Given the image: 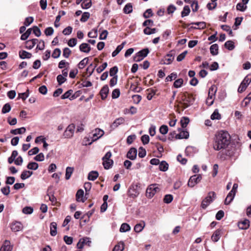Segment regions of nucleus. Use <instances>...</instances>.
Listing matches in <instances>:
<instances>
[{
	"instance_id": "62",
	"label": "nucleus",
	"mask_w": 251,
	"mask_h": 251,
	"mask_svg": "<svg viewBox=\"0 0 251 251\" xmlns=\"http://www.w3.org/2000/svg\"><path fill=\"white\" fill-rule=\"evenodd\" d=\"M146 155V151L145 149L141 147L139 149L138 156L140 158L144 157Z\"/></svg>"
},
{
	"instance_id": "9",
	"label": "nucleus",
	"mask_w": 251,
	"mask_h": 251,
	"mask_svg": "<svg viewBox=\"0 0 251 251\" xmlns=\"http://www.w3.org/2000/svg\"><path fill=\"white\" fill-rule=\"evenodd\" d=\"M182 100L187 104V107L192 104L195 101V98L192 94H185L182 98Z\"/></svg>"
},
{
	"instance_id": "26",
	"label": "nucleus",
	"mask_w": 251,
	"mask_h": 251,
	"mask_svg": "<svg viewBox=\"0 0 251 251\" xmlns=\"http://www.w3.org/2000/svg\"><path fill=\"white\" fill-rule=\"evenodd\" d=\"M19 56L22 59L30 58L32 56L31 53L25 50H21L19 52Z\"/></svg>"
},
{
	"instance_id": "38",
	"label": "nucleus",
	"mask_w": 251,
	"mask_h": 251,
	"mask_svg": "<svg viewBox=\"0 0 251 251\" xmlns=\"http://www.w3.org/2000/svg\"><path fill=\"white\" fill-rule=\"evenodd\" d=\"M74 171V168L68 167L66 169L65 178L67 180L70 178L72 174Z\"/></svg>"
},
{
	"instance_id": "7",
	"label": "nucleus",
	"mask_w": 251,
	"mask_h": 251,
	"mask_svg": "<svg viewBox=\"0 0 251 251\" xmlns=\"http://www.w3.org/2000/svg\"><path fill=\"white\" fill-rule=\"evenodd\" d=\"M75 129V125L74 124H72L69 125L63 133L64 137L66 138H71L74 135Z\"/></svg>"
},
{
	"instance_id": "55",
	"label": "nucleus",
	"mask_w": 251,
	"mask_h": 251,
	"mask_svg": "<svg viewBox=\"0 0 251 251\" xmlns=\"http://www.w3.org/2000/svg\"><path fill=\"white\" fill-rule=\"evenodd\" d=\"M173 200V196L172 195H166L164 198V202L166 203H170Z\"/></svg>"
},
{
	"instance_id": "19",
	"label": "nucleus",
	"mask_w": 251,
	"mask_h": 251,
	"mask_svg": "<svg viewBox=\"0 0 251 251\" xmlns=\"http://www.w3.org/2000/svg\"><path fill=\"white\" fill-rule=\"evenodd\" d=\"M38 42V40L37 39H33L31 40H29L25 42V48L27 49L30 50L32 49L35 44H36Z\"/></svg>"
},
{
	"instance_id": "15",
	"label": "nucleus",
	"mask_w": 251,
	"mask_h": 251,
	"mask_svg": "<svg viewBox=\"0 0 251 251\" xmlns=\"http://www.w3.org/2000/svg\"><path fill=\"white\" fill-rule=\"evenodd\" d=\"M137 151L134 148H131L127 152L126 156L130 160H134L137 156Z\"/></svg>"
},
{
	"instance_id": "35",
	"label": "nucleus",
	"mask_w": 251,
	"mask_h": 251,
	"mask_svg": "<svg viewBox=\"0 0 251 251\" xmlns=\"http://www.w3.org/2000/svg\"><path fill=\"white\" fill-rule=\"evenodd\" d=\"M25 128L24 127H22L19 128L12 129L10 131V133L16 135L17 134H22L25 132Z\"/></svg>"
},
{
	"instance_id": "45",
	"label": "nucleus",
	"mask_w": 251,
	"mask_h": 251,
	"mask_svg": "<svg viewBox=\"0 0 251 251\" xmlns=\"http://www.w3.org/2000/svg\"><path fill=\"white\" fill-rule=\"evenodd\" d=\"M130 227L129 225L126 223H123L122 224L120 231L122 232H125L130 230Z\"/></svg>"
},
{
	"instance_id": "24",
	"label": "nucleus",
	"mask_w": 251,
	"mask_h": 251,
	"mask_svg": "<svg viewBox=\"0 0 251 251\" xmlns=\"http://www.w3.org/2000/svg\"><path fill=\"white\" fill-rule=\"evenodd\" d=\"M50 234L51 236H54L57 234V224L55 222H52L50 225Z\"/></svg>"
},
{
	"instance_id": "16",
	"label": "nucleus",
	"mask_w": 251,
	"mask_h": 251,
	"mask_svg": "<svg viewBox=\"0 0 251 251\" xmlns=\"http://www.w3.org/2000/svg\"><path fill=\"white\" fill-rule=\"evenodd\" d=\"M125 122V119L123 117H120L116 119L111 125V128L113 129L117 128L119 126L123 124Z\"/></svg>"
},
{
	"instance_id": "46",
	"label": "nucleus",
	"mask_w": 251,
	"mask_h": 251,
	"mask_svg": "<svg viewBox=\"0 0 251 251\" xmlns=\"http://www.w3.org/2000/svg\"><path fill=\"white\" fill-rule=\"evenodd\" d=\"M87 240H88V242H90L89 238H84L80 239L78 243L77 244V248L79 249H82L84 245V243Z\"/></svg>"
},
{
	"instance_id": "22",
	"label": "nucleus",
	"mask_w": 251,
	"mask_h": 251,
	"mask_svg": "<svg viewBox=\"0 0 251 251\" xmlns=\"http://www.w3.org/2000/svg\"><path fill=\"white\" fill-rule=\"evenodd\" d=\"M249 226L250 221L248 220H245L238 223V227L241 229H246L249 228Z\"/></svg>"
},
{
	"instance_id": "25",
	"label": "nucleus",
	"mask_w": 251,
	"mask_h": 251,
	"mask_svg": "<svg viewBox=\"0 0 251 251\" xmlns=\"http://www.w3.org/2000/svg\"><path fill=\"white\" fill-rule=\"evenodd\" d=\"M79 50L82 52L88 53L90 51L91 47L87 43H82L79 46Z\"/></svg>"
},
{
	"instance_id": "40",
	"label": "nucleus",
	"mask_w": 251,
	"mask_h": 251,
	"mask_svg": "<svg viewBox=\"0 0 251 251\" xmlns=\"http://www.w3.org/2000/svg\"><path fill=\"white\" fill-rule=\"evenodd\" d=\"M132 5L130 3L126 4L123 9L124 12L126 14H129L132 12Z\"/></svg>"
},
{
	"instance_id": "64",
	"label": "nucleus",
	"mask_w": 251,
	"mask_h": 251,
	"mask_svg": "<svg viewBox=\"0 0 251 251\" xmlns=\"http://www.w3.org/2000/svg\"><path fill=\"white\" fill-rule=\"evenodd\" d=\"M71 53V50L68 48H65L63 50V55L64 57L68 58H69L70 54Z\"/></svg>"
},
{
	"instance_id": "63",
	"label": "nucleus",
	"mask_w": 251,
	"mask_h": 251,
	"mask_svg": "<svg viewBox=\"0 0 251 251\" xmlns=\"http://www.w3.org/2000/svg\"><path fill=\"white\" fill-rule=\"evenodd\" d=\"M160 132L162 134H166L168 131V127L166 125H162L159 128Z\"/></svg>"
},
{
	"instance_id": "59",
	"label": "nucleus",
	"mask_w": 251,
	"mask_h": 251,
	"mask_svg": "<svg viewBox=\"0 0 251 251\" xmlns=\"http://www.w3.org/2000/svg\"><path fill=\"white\" fill-rule=\"evenodd\" d=\"M153 16V13L151 9H148L143 14V17L146 18H149Z\"/></svg>"
},
{
	"instance_id": "42",
	"label": "nucleus",
	"mask_w": 251,
	"mask_h": 251,
	"mask_svg": "<svg viewBox=\"0 0 251 251\" xmlns=\"http://www.w3.org/2000/svg\"><path fill=\"white\" fill-rule=\"evenodd\" d=\"M190 12V9L188 5H185L183 7V10L181 13V16L182 17H184L189 15Z\"/></svg>"
},
{
	"instance_id": "20",
	"label": "nucleus",
	"mask_w": 251,
	"mask_h": 251,
	"mask_svg": "<svg viewBox=\"0 0 251 251\" xmlns=\"http://www.w3.org/2000/svg\"><path fill=\"white\" fill-rule=\"evenodd\" d=\"M139 194V192L134 186L130 187L128 189V195L130 197L135 198L138 196Z\"/></svg>"
},
{
	"instance_id": "53",
	"label": "nucleus",
	"mask_w": 251,
	"mask_h": 251,
	"mask_svg": "<svg viewBox=\"0 0 251 251\" xmlns=\"http://www.w3.org/2000/svg\"><path fill=\"white\" fill-rule=\"evenodd\" d=\"M177 74L176 73H172L170 75L167 76L165 78V81H171L173 79H175L177 77Z\"/></svg>"
},
{
	"instance_id": "50",
	"label": "nucleus",
	"mask_w": 251,
	"mask_h": 251,
	"mask_svg": "<svg viewBox=\"0 0 251 251\" xmlns=\"http://www.w3.org/2000/svg\"><path fill=\"white\" fill-rule=\"evenodd\" d=\"M27 168L29 170H36L38 168V164L36 162H30L28 164Z\"/></svg>"
},
{
	"instance_id": "56",
	"label": "nucleus",
	"mask_w": 251,
	"mask_h": 251,
	"mask_svg": "<svg viewBox=\"0 0 251 251\" xmlns=\"http://www.w3.org/2000/svg\"><path fill=\"white\" fill-rule=\"evenodd\" d=\"M226 151H220L217 154V157L222 160H225L226 158Z\"/></svg>"
},
{
	"instance_id": "10",
	"label": "nucleus",
	"mask_w": 251,
	"mask_h": 251,
	"mask_svg": "<svg viewBox=\"0 0 251 251\" xmlns=\"http://www.w3.org/2000/svg\"><path fill=\"white\" fill-rule=\"evenodd\" d=\"M103 134L104 131L102 130L100 128L96 129L95 132L93 134L92 141L89 143V145H91L93 142L99 139L103 135Z\"/></svg>"
},
{
	"instance_id": "30",
	"label": "nucleus",
	"mask_w": 251,
	"mask_h": 251,
	"mask_svg": "<svg viewBox=\"0 0 251 251\" xmlns=\"http://www.w3.org/2000/svg\"><path fill=\"white\" fill-rule=\"evenodd\" d=\"M125 249V244L123 241H121L115 246L113 251H123Z\"/></svg>"
},
{
	"instance_id": "51",
	"label": "nucleus",
	"mask_w": 251,
	"mask_h": 251,
	"mask_svg": "<svg viewBox=\"0 0 251 251\" xmlns=\"http://www.w3.org/2000/svg\"><path fill=\"white\" fill-rule=\"evenodd\" d=\"M191 24L199 26V27H195L196 29H204L206 26V23L204 22L192 23Z\"/></svg>"
},
{
	"instance_id": "18",
	"label": "nucleus",
	"mask_w": 251,
	"mask_h": 251,
	"mask_svg": "<svg viewBox=\"0 0 251 251\" xmlns=\"http://www.w3.org/2000/svg\"><path fill=\"white\" fill-rule=\"evenodd\" d=\"M109 92V88L107 85L103 86L100 91V95L102 100H105Z\"/></svg>"
},
{
	"instance_id": "47",
	"label": "nucleus",
	"mask_w": 251,
	"mask_h": 251,
	"mask_svg": "<svg viewBox=\"0 0 251 251\" xmlns=\"http://www.w3.org/2000/svg\"><path fill=\"white\" fill-rule=\"evenodd\" d=\"M32 31V28H28L25 32L21 36V39L22 40H25L30 35Z\"/></svg>"
},
{
	"instance_id": "61",
	"label": "nucleus",
	"mask_w": 251,
	"mask_h": 251,
	"mask_svg": "<svg viewBox=\"0 0 251 251\" xmlns=\"http://www.w3.org/2000/svg\"><path fill=\"white\" fill-rule=\"evenodd\" d=\"M61 54V50L59 49L56 48L54 50L52 54V57L54 58H58Z\"/></svg>"
},
{
	"instance_id": "32",
	"label": "nucleus",
	"mask_w": 251,
	"mask_h": 251,
	"mask_svg": "<svg viewBox=\"0 0 251 251\" xmlns=\"http://www.w3.org/2000/svg\"><path fill=\"white\" fill-rule=\"evenodd\" d=\"M92 6L91 0H83L82 1L81 6L82 9H87Z\"/></svg>"
},
{
	"instance_id": "52",
	"label": "nucleus",
	"mask_w": 251,
	"mask_h": 251,
	"mask_svg": "<svg viewBox=\"0 0 251 251\" xmlns=\"http://www.w3.org/2000/svg\"><path fill=\"white\" fill-rule=\"evenodd\" d=\"M90 14L89 12H84L82 15V16H81V18L80 19V21L81 22H86L88 19L90 17Z\"/></svg>"
},
{
	"instance_id": "41",
	"label": "nucleus",
	"mask_w": 251,
	"mask_h": 251,
	"mask_svg": "<svg viewBox=\"0 0 251 251\" xmlns=\"http://www.w3.org/2000/svg\"><path fill=\"white\" fill-rule=\"evenodd\" d=\"M225 47L227 49H228L229 50H233L235 48V46L234 45V42L231 40L226 41L225 43Z\"/></svg>"
},
{
	"instance_id": "11",
	"label": "nucleus",
	"mask_w": 251,
	"mask_h": 251,
	"mask_svg": "<svg viewBox=\"0 0 251 251\" xmlns=\"http://www.w3.org/2000/svg\"><path fill=\"white\" fill-rule=\"evenodd\" d=\"M216 89L215 86H212L209 90L208 96L206 101V103L208 106H211L214 102V100H212V95L210 94L211 92H216Z\"/></svg>"
},
{
	"instance_id": "3",
	"label": "nucleus",
	"mask_w": 251,
	"mask_h": 251,
	"mask_svg": "<svg viewBox=\"0 0 251 251\" xmlns=\"http://www.w3.org/2000/svg\"><path fill=\"white\" fill-rule=\"evenodd\" d=\"M159 191L160 189L156 184H151L148 187L146 190V196L148 198L151 199Z\"/></svg>"
},
{
	"instance_id": "12",
	"label": "nucleus",
	"mask_w": 251,
	"mask_h": 251,
	"mask_svg": "<svg viewBox=\"0 0 251 251\" xmlns=\"http://www.w3.org/2000/svg\"><path fill=\"white\" fill-rule=\"evenodd\" d=\"M178 131L179 133L178 134H176L175 138L176 139H187L189 136V133L188 131L185 130H181V128L178 129Z\"/></svg>"
},
{
	"instance_id": "49",
	"label": "nucleus",
	"mask_w": 251,
	"mask_h": 251,
	"mask_svg": "<svg viewBox=\"0 0 251 251\" xmlns=\"http://www.w3.org/2000/svg\"><path fill=\"white\" fill-rule=\"evenodd\" d=\"M11 108V107L10 104L8 103H7L3 105V106L2 108L1 112L3 114L7 113L10 111Z\"/></svg>"
},
{
	"instance_id": "39",
	"label": "nucleus",
	"mask_w": 251,
	"mask_h": 251,
	"mask_svg": "<svg viewBox=\"0 0 251 251\" xmlns=\"http://www.w3.org/2000/svg\"><path fill=\"white\" fill-rule=\"evenodd\" d=\"M168 164L165 161H162L159 166V170L163 172H165L168 169Z\"/></svg>"
},
{
	"instance_id": "5",
	"label": "nucleus",
	"mask_w": 251,
	"mask_h": 251,
	"mask_svg": "<svg viewBox=\"0 0 251 251\" xmlns=\"http://www.w3.org/2000/svg\"><path fill=\"white\" fill-rule=\"evenodd\" d=\"M216 197V194L214 192H210L208 193V196L202 201L201 206L202 208L205 209L207 206L213 201Z\"/></svg>"
},
{
	"instance_id": "23",
	"label": "nucleus",
	"mask_w": 251,
	"mask_h": 251,
	"mask_svg": "<svg viewBox=\"0 0 251 251\" xmlns=\"http://www.w3.org/2000/svg\"><path fill=\"white\" fill-rule=\"evenodd\" d=\"M84 196V191L82 189L78 190L76 194V201L79 202L81 201L84 202L85 200L83 199Z\"/></svg>"
},
{
	"instance_id": "34",
	"label": "nucleus",
	"mask_w": 251,
	"mask_h": 251,
	"mask_svg": "<svg viewBox=\"0 0 251 251\" xmlns=\"http://www.w3.org/2000/svg\"><path fill=\"white\" fill-rule=\"evenodd\" d=\"M145 226V222H143V223H139L136 224L134 228V231L136 232L139 233L141 232Z\"/></svg>"
},
{
	"instance_id": "29",
	"label": "nucleus",
	"mask_w": 251,
	"mask_h": 251,
	"mask_svg": "<svg viewBox=\"0 0 251 251\" xmlns=\"http://www.w3.org/2000/svg\"><path fill=\"white\" fill-rule=\"evenodd\" d=\"M219 47L218 44H215L211 45L210 47V53L213 55H216L218 54Z\"/></svg>"
},
{
	"instance_id": "58",
	"label": "nucleus",
	"mask_w": 251,
	"mask_h": 251,
	"mask_svg": "<svg viewBox=\"0 0 251 251\" xmlns=\"http://www.w3.org/2000/svg\"><path fill=\"white\" fill-rule=\"evenodd\" d=\"M118 71V69L117 66H114L110 69L109 74L111 76H115Z\"/></svg>"
},
{
	"instance_id": "28",
	"label": "nucleus",
	"mask_w": 251,
	"mask_h": 251,
	"mask_svg": "<svg viewBox=\"0 0 251 251\" xmlns=\"http://www.w3.org/2000/svg\"><path fill=\"white\" fill-rule=\"evenodd\" d=\"M235 194L230 192L228 194L227 196H226V200L225 201V204L226 205H228V204H230V203L233 200V199L235 197Z\"/></svg>"
},
{
	"instance_id": "57",
	"label": "nucleus",
	"mask_w": 251,
	"mask_h": 251,
	"mask_svg": "<svg viewBox=\"0 0 251 251\" xmlns=\"http://www.w3.org/2000/svg\"><path fill=\"white\" fill-rule=\"evenodd\" d=\"M247 6L243 3H238L236 5V9L241 11H244L247 9Z\"/></svg>"
},
{
	"instance_id": "6",
	"label": "nucleus",
	"mask_w": 251,
	"mask_h": 251,
	"mask_svg": "<svg viewBox=\"0 0 251 251\" xmlns=\"http://www.w3.org/2000/svg\"><path fill=\"white\" fill-rule=\"evenodd\" d=\"M202 177L201 175H193L191 176L188 182V186L190 187H193L198 184L201 180Z\"/></svg>"
},
{
	"instance_id": "2",
	"label": "nucleus",
	"mask_w": 251,
	"mask_h": 251,
	"mask_svg": "<svg viewBox=\"0 0 251 251\" xmlns=\"http://www.w3.org/2000/svg\"><path fill=\"white\" fill-rule=\"evenodd\" d=\"M111 152L110 151H108L102 157V165L105 169H109L112 167L113 164V161L112 159H110V157H111Z\"/></svg>"
},
{
	"instance_id": "17",
	"label": "nucleus",
	"mask_w": 251,
	"mask_h": 251,
	"mask_svg": "<svg viewBox=\"0 0 251 251\" xmlns=\"http://www.w3.org/2000/svg\"><path fill=\"white\" fill-rule=\"evenodd\" d=\"M174 59V53L173 51H171L169 53L166 55L164 57V64L169 65L170 64Z\"/></svg>"
},
{
	"instance_id": "31",
	"label": "nucleus",
	"mask_w": 251,
	"mask_h": 251,
	"mask_svg": "<svg viewBox=\"0 0 251 251\" xmlns=\"http://www.w3.org/2000/svg\"><path fill=\"white\" fill-rule=\"evenodd\" d=\"M126 42H123L121 45L117 46L116 50L112 52V57L116 56L123 49Z\"/></svg>"
},
{
	"instance_id": "37",
	"label": "nucleus",
	"mask_w": 251,
	"mask_h": 251,
	"mask_svg": "<svg viewBox=\"0 0 251 251\" xmlns=\"http://www.w3.org/2000/svg\"><path fill=\"white\" fill-rule=\"evenodd\" d=\"M157 31L155 28H151L149 27H146L143 30L144 34L146 35H151L155 33Z\"/></svg>"
},
{
	"instance_id": "21",
	"label": "nucleus",
	"mask_w": 251,
	"mask_h": 251,
	"mask_svg": "<svg viewBox=\"0 0 251 251\" xmlns=\"http://www.w3.org/2000/svg\"><path fill=\"white\" fill-rule=\"evenodd\" d=\"M12 247L10 246V242L8 240H5L4 244L0 249V251H12Z\"/></svg>"
},
{
	"instance_id": "60",
	"label": "nucleus",
	"mask_w": 251,
	"mask_h": 251,
	"mask_svg": "<svg viewBox=\"0 0 251 251\" xmlns=\"http://www.w3.org/2000/svg\"><path fill=\"white\" fill-rule=\"evenodd\" d=\"M57 80L59 85H60L62 84H63L65 81H66L67 80V79L62 75H59L57 76Z\"/></svg>"
},
{
	"instance_id": "43",
	"label": "nucleus",
	"mask_w": 251,
	"mask_h": 251,
	"mask_svg": "<svg viewBox=\"0 0 251 251\" xmlns=\"http://www.w3.org/2000/svg\"><path fill=\"white\" fill-rule=\"evenodd\" d=\"M89 60L88 57H85L81 61L79 62L78 64V67L80 69H82L84 68L86 65L88 63Z\"/></svg>"
},
{
	"instance_id": "33",
	"label": "nucleus",
	"mask_w": 251,
	"mask_h": 251,
	"mask_svg": "<svg viewBox=\"0 0 251 251\" xmlns=\"http://www.w3.org/2000/svg\"><path fill=\"white\" fill-rule=\"evenodd\" d=\"M33 174V172L29 171H24L21 175L22 179L25 180Z\"/></svg>"
},
{
	"instance_id": "1",
	"label": "nucleus",
	"mask_w": 251,
	"mask_h": 251,
	"mask_svg": "<svg viewBox=\"0 0 251 251\" xmlns=\"http://www.w3.org/2000/svg\"><path fill=\"white\" fill-rule=\"evenodd\" d=\"M230 143V136L227 131L221 130L217 133L213 140V147L216 151L226 149Z\"/></svg>"
},
{
	"instance_id": "13",
	"label": "nucleus",
	"mask_w": 251,
	"mask_h": 251,
	"mask_svg": "<svg viewBox=\"0 0 251 251\" xmlns=\"http://www.w3.org/2000/svg\"><path fill=\"white\" fill-rule=\"evenodd\" d=\"M23 228V225L19 222H13L11 225V229L14 232L19 231L21 230Z\"/></svg>"
},
{
	"instance_id": "27",
	"label": "nucleus",
	"mask_w": 251,
	"mask_h": 251,
	"mask_svg": "<svg viewBox=\"0 0 251 251\" xmlns=\"http://www.w3.org/2000/svg\"><path fill=\"white\" fill-rule=\"evenodd\" d=\"M99 176V173L97 171H91L88 176V179L89 180L94 181Z\"/></svg>"
},
{
	"instance_id": "4",
	"label": "nucleus",
	"mask_w": 251,
	"mask_h": 251,
	"mask_svg": "<svg viewBox=\"0 0 251 251\" xmlns=\"http://www.w3.org/2000/svg\"><path fill=\"white\" fill-rule=\"evenodd\" d=\"M149 53V50L148 48L143 49L138 51L134 56L133 60L135 62H140L147 56Z\"/></svg>"
},
{
	"instance_id": "54",
	"label": "nucleus",
	"mask_w": 251,
	"mask_h": 251,
	"mask_svg": "<svg viewBox=\"0 0 251 251\" xmlns=\"http://www.w3.org/2000/svg\"><path fill=\"white\" fill-rule=\"evenodd\" d=\"M183 83V80L182 78H179L176 80L174 83V86L176 88H180Z\"/></svg>"
},
{
	"instance_id": "44",
	"label": "nucleus",
	"mask_w": 251,
	"mask_h": 251,
	"mask_svg": "<svg viewBox=\"0 0 251 251\" xmlns=\"http://www.w3.org/2000/svg\"><path fill=\"white\" fill-rule=\"evenodd\" d=\"M189 119L188 117H183L180 120V124L182 127H186L189 124Z\"/></svg>"
},
{
	"instance_id": "48",
	"label": "nucleus",
	"mask_w": 251,
	"mask_h": 251,
	"mask_svg": "<svg viewBox=\"0 0 251 251\" xmlns=\"http://www.w3.org/2000/svg\"><path fill=\"white\" fill-rule=\"evenodd\" d=\"M221 118V116L219 114L218 109H215L211 116V119L212 120H220Z\"/></svg>"
},
{
	"instance_id": "36",
	"label": "nucleus",
	"mask_w": 251,
	"mask_h": 251,
	"mask_svg": "<svg viewBox=\"0 0 251 251\" xmlns=\"http://www.w3.org/2000/svg\"><path fill=\"white\" fill-rule=\"evenodd\" d=\"M73 91L72 90H69L65 92L63 95L61 96L62 99H70V100H73L74 99L75 97L72 96L71 98H70V96L73 94Z\"/></svg>"
},
{
	"instance_id": "8",
	"label": "nucleus",
	"mask_w": 251,
	"mask_h": 251,
	"mask_svg": "<svg viewBox=\"0 0 251 251\" xmlns=\"http://www.w3.org/2000/svg\"><path fill=\"white\" fill-rule=\"evenodd\" d=\"M251 82V79L250 77L248 76L245 77L238 89V92L242 93L244 91Z\"/></svg>"
},
{
	"instance_id": "14",
	"label": "nucleus",
	"mask_w": 251,
	"mask_h": 251,
	"mask_svg": "<svg viewBox=\"0 0 251 251\" xmlns=\"http://www.w3.org/2000/svg\"><path fill=\"white\" fill-rule=\"evenodd\" d=\"M222 234V229H217L211 236V240L214 242H218L220 239Z\"/></svg>"
}]
</instances>
